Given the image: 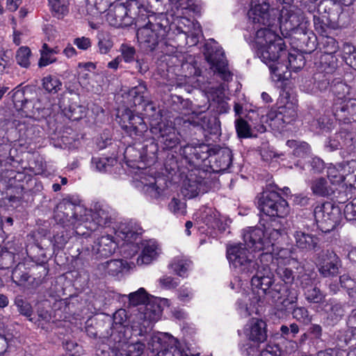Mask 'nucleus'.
Returning a JSON list of instances; mask_svg holds the SVG:
<instances>
[{"label":"nucleus","mask_w":356,"mask_h":356,"mask_svg":"<svg viewBox=\"0 0 356 356\" xmlns=\"http://www.w3.org/2000/svg\"><path fill=\"white\" fill-rule=\"evenodd\" d=\"M254 43L257 54L266 64L275 63L287 57L283 39L268 28H261L256 31Z\"/></svg>","instance_id":"obj_1"},{"label":"nucleus","mask_w":356,"mask_h":356,"mask_svg":"<svg viewBox=\"0 0 356 356\" xmlns=\"http://www.w3.org/2000/svg\"><path fill=\"white\" fill-rule=\"evenodd\" d=\"M285 234L282 221L273 220L271 225L264 229L260 227H248L243 231V238L245 244L254 250L275 248V242Z\"/></svg>","instance_id":"obj_2"},{"label":"nucleus","mask_w":356,"mask_h":356,"mask_svg":"<svg viewBox=\"0 0 356 356\" xmlns=\"http://www.w3.org/2000/svg\"><path fill=\"white\" fill-rule=\"evenodd\" d=\"M277 1L285 5L280 12V17H277L281 31L306 34L309 21L300 9L293 6V0H277Z\"/></svg>","instance_id":"obj_3"},{"label":"nucleus","mask_w":356,"mask_h":356,"mask_svg":"<svg viewBox=\"0 0 356 356\" xmlns=\"http://www.w3.org/2000/svg\"><path fill=\"white\" fill-rule=\"evenodd\" d=\"M250 252L245 243L231 245L227 250V257L236 273L248 277L254 273L258 266V259L254 260Z\"/></svg>","instance_id":"obj_4"},{"label":"nucleus","mask_w":356,"mask_h":356,"mask_svg":"<svg viewBox=\"0 0 356 356\" xmlns=\"http://www.w3.org/2000/svg\"><path fill=\"white\" fill-rule=\"evenodd\" d=\"M258 208L265 215L284 218L289 213L287 202L275 191H264L258 197Z\"/></svg>","instance_id":"obj_5"},{"label":"nucleus","mask_w":356,"mask_h":356,"mask_svg":"<svg viewBox=\"0 0 356 356\" xmlns=\"http://www.w3.org/2000/svg\"><path fill=\"white\" fill-rule=\"evenodd\" d=\"M250 8L248 15L249 20L257 25L255 29L268 28L272 26L277 19L278 11L270 8L267 0H249Z\"/></svg>","instance_id":"obj_6"},{"label":"nucleus","mask_w":356,"mask_h":356,"mask_svg":"<svg viewBox=\"0 0 356 356\" xmlns=\"http://www.w3.org/2000/svg\"><path fill=\"white\" fill-rule=\"evenodd\" d=\"M150 131L164 148L172 149L180 143V134L170 120H161L159 122L153 120L150 124Z\"/></svg>","instance_id":"obj_7"},{"label":"nucleus","mask_w":356,"mask_h":356,"mask_svg":"<svg viewBox=\"0 0 356 356\" xmlns=\"http://www.w3.org/2000/svg\"><path fill=\"white\" fill-rule=\"evenodd\" d=\"M86 212L87 210L80 205L64 200L56 206L54 210V218L63 225L76 226V224L79 225L81 222L88 220L82 216V213L86 215Z\"/></svg>","instance_id":"obj_8"},{"label":"nucleus","mask_w":356,"mask_h":356,"mask_svg":"<svg viewBox=\"0 0 356 356\" xmlns=\"http://www.w3.org/2000/svg\"><path fill=\"white\" fill-rule=\"evenodd\" d=\"M165 32L159 23H153L148 18V22L138 29L136 36L140 47L146 51H152L163 39Z\"/></svg>","instance_id":"obj_9"},{"label":"nucleus","mask_w":356,"mask_h":356,"mask_svg":"<svg viewBox=\"0 0 356 356\" xmlns=\"http://www.w3.org/2000/svg\"><path fill=\"white\" fill-rule=\"evenodd\" d=\"M314 215L318 228L327 233L337 226L339 218V209L330 202H325L316 206Z\"/></svg>","instance_id":"obj_10"},{"label":"nucleus","mask_w":356,"mask_h":356,"mask_svg":"<svg viewBox=\"0 0 356 356\" xmlns=\"http://www.w3.org/2000/svg\"><path fill=\"white\" fill-rule=\"evenodd\" d=\"M117 121L129 136H143L147 131V126L143 118L134 115L129 108L118 111Z\"/></svg>","instance_id":"obj_11"},{"label":"nucleus","mask_w":356,"mask_h":356,"mask_svg":"<svg viewBox=\"0 0 356 356\" xmlns=\"http://www.w3.org/2000/svg\"><path fill=\"white\" fill-rule=\"evenodd\" d=\"M152 352L156 351L154 356H198L191 354L189 349H182L179 343L174 338L168 341L160 337L152 338Z\"/></svg>","instance_id":"obj_12"},{"label":"nucleus","mask_w":356,"mask_h":356,"mask_svg":"<svg viewBox=\"0 0 356 356\" xmlns=\"http://www.w3.org/2000/svg\"><path fill=\"white\" fill-rule=\"evenodd\" d=\"M244 334L251 341L264 343L267 339L266 324L261 319L253 318L244 327Z\"/></svg>","instance_id":"obj_13"},{"label":"nucleus","mask_w":356,"mask_h":356,"mask_svg":"<svg viewBox=\"0 0 356 356\" xmlns=\"http://www.w3.org/2000/svg\"><path fill=\"white\" fill-rule=\"evenodd\" d=\"M318 271L325 277L337 276L341 267V260L334 252H327L318 263Z\"/></svg>","instance_id":"obj_14"},{"label":"nucleus","mask_w":356,"mask_h":356,"mask_svg":"<svg viewBox=\"0 0 356 356\" xmlns=\"http://www.w3.org/2000/svg\"><path fill=\"white\" fill-rule=\"evenodd\" d=\"M106 19L111 25L115 27L128 26L134 22V19L128 15L127 7L122 4L117 5L113 10H110Z\"/></svg>","instance_id":"obj_15"},{"label":"nucleus","mask_w":356,"mask_h":356,"mask_svg":"<svg viewBox=\"0 0 356 356\" xmlns=\"http://www.w3.org/2000/svg\"><path fill=\"white\" fill-rule=\"evenodd\" d=\"M209 148L204 143H192L181 147L180 154L189 161L204 160L209 156Z\"/></svg>","instance_id":"obj_16"},{"label":"nucleus","mask_w":356,"mask_h":356,"mask_svg":"<svg viewBox=\"0 0 356 356\" xmlns=\"http://www.w3.org/2000/svg\"><path fill=\"white\" fill-rule=\"evenodd\" d=\"M254 273L251 279L252 285L261 289L265 294L269 293L272 290L270 288L273 283V276L270 268L265 267L264 270H261L258 264Z\"/></svg>","instance_id":"obj_17"},{"label":"nucleus","mask_w":356,"mask_h":356,"mask_svg":"<svg viewBox=\"0 0 356 356\" xmlns=\"http://www.w3.org/2000/svg\"><path fill=\"white\" fill-rule=\"evenodd\" d=\"M293 236L296 245L299 249L307 251H316L319 249V238L314 234L297 230L294 232Z\"/></svg>","instance_id":"obj_18"},{"label":"nucleus","mask_w":356,"mask_h":356,"mask_svg":"<svg viewBox=\"0 0 356 356\" xmlns=\"http://www.w3.org/2000/svg\"><path fill=\"white\" fill-rule=\"evenodd\" d=\"M207 60L214 72H218L224 81H229L232 79V74L228 70L227 61L223 53L210 54L207 57Z\"/></svg>","instance_id":"obj_19"},{"label":"nucleus","mask_w":356,"mask_h":356,"mask_svg":"<svg viewBox=\"0 0 356 356\" xmlns=\"http://www.w3.org/2000/svg\"><path fill=\"white\" fill-rule=\"evenodd\" d=\"M326 319L329 325L337 324L344 316L343 305L335 299L328 300L323 305Z\"/></svg>","instance_id":"obj_20"},{"label":"nucleus","mask_w":356,"mask_h":356,"mask_svg":"<svg viewBox=\"0 0 356 356\" xmlns=\"http://www.w3.org/2000/svg\"><path fill=\"white\" fill-rule=\"evenodd\" d=\"M117 244L113 239V236L106 234L98 238L92 247V251L101 257H108L115 252Z\"/></svg>","instance_id":"obj_21"},{"label":"nucleus","mask_w":356,"mask_h":356,"mask_svg":"<svg viewBox=\"0 0 356 356\" xmlns=\"http://www.w3.org/2000/svg\"><path fill=\"white\" fill-rule=\"evenodd\" d=\"M145 348V343L140 341L132 343L118 341L114 349L115 356H140Z\"/></svg>","instance_id":"obj_22"},{"label":"nucleus","mask_w":356,"mask_h":356,"mask_svg":"<svg viewBox=\"0 0 356 356\" xmlns=\"http://www.w3.org/2000/svg\"><path fill=\"white\" fill-rule=\"evenodd\" d=\"M335 115L343 117L348 120H356V99H348L335 103L334 105Z\"/></svg>","instance_id":"obj_23"},{"label":"nucleus","mask_w":356,"mask_h":356,"mask_svg":"<svg viewBox=\"0 0 356 356\" xmlns=\"http://www.w3.org/2000/svg\"><path fill=\"white\" fill-rule=\"evenodd\" d=\"M92 213V220L99 226H105L111 221L112 210L105 204H97L92 211H87Z\"/></svg>","instance_id":"obj_24"},{"label":"nucleus","mask_w":356,"mask_h":356,"mask_svg":"<svg viewBox=\"0 0 356 356\" xmlns=\"http://www.w3.org/2000/svg\"><path fill=\"white\" fill-rule=\"evenodd\" d=\"M143 229L136 224L122 225L120 226L118 236L124 241L132 243L142 234Z\"/></svg>","instance_id":"obj_25"},{"label":"nucleus","mask_w":356,"mask_h":356,"mask_svg":"<svg viewBox=\"0 0 356 356\" xmlns=\"http://www.w3.org/2000/svg\"><path fill=\"white\" fill-rule=\"evenodd\" d=\"M161 315L160 307L158 305L147 302L140 308L138 318L145 321L151 327L152 323L159 320Z\"/></svg>","instance_id":"obj_26"},{"label":"nucleus","mask_w":356,"mask_h":356,"mask_svg":"<svg viewBox=\"0 0 356 356\" xmlns=\"http://www.w3.org/2000/svg\"><path fill=\"white\" fill-rule=\"evenodd\" d=\"M158 250L156 242L153 241H146L143 244V250L140 256L137 259V264H149L158 255Z\"/></svg>","instance_id":"obj_27"},{"label":"nucleus","mask_w":356,"mask_h":356,"mask_svg":"<svg viewBox=\"0 0 356 356\" xmlns=\"http://www.w3.org/2000/svg\"><path fill=\"white\" fill-rule=\"evenodd\" d=\"M269 294L273 300L276 298H281L286 300L291 301V302H297L298 301V292L297 291L289 289L284 286H275Z\"/></svg>","instance_id":"obj_28"},{"label":"nucleus","mask_w":356,"mask_h":356,"mask_svg":"<svg viewBox=\"0 0 356 356\" xmlns=\"http://www.w3.org/2000/svg\"><path fill=\"white\" fill-rule=\"evenodd\" d=\"M312 193L319 197H327L333 194L334 190L327 181L323 177L314 179L311 183Z\"/></svg>","instance_id":"obj_29"},{"label":"nucleus","mask_w":356,"mask_h":356,"mask_svg":"<svg viewBox=\"0 0 356 356\" xmlns=\"http://www.w3.org/2000/svg\"><path fill=\"white\" fill-rule=\"evenodd\" d=\"M270 70L271 78L274 81H280L288 79V64L278 60L275 63L266 64Z\"/></svg>","instance_id":"obj_30"},{"label":"nucleus","mask_w":356,"mask_h":356,"mask_svg":"<svg viewBox=\"0 0 356 356\" xmlns=\"http://www.w3.org/2000/svg\"><path fill=\"white\" fill-rule=\"evenodd\" d=\"M327 177L333 184L343 182L348 176L345 164L339 163L337 165H330L327 168Z\"/></svg>","instance_id":"obj_31"},{"label":"nucleus","mask_w":356,"mask_h":356,"mask_svg":"<svg viewBox=\"0 0 356 356\" xmlns=\"http://www.w3.org/2000/svg\"><path fill=\"white\" fill-rule=\"evenodd\" d=\"M140 183L143 185V191L152 198H158L162 193V189L156 185V178L149 176L147 178H142Z\"/></svg>","instance_id":"obj_32"},{"label":"nucleus","mask_w":356,"mask_h":356,"mask_svg":"<svg viewBox=\"0 0 356 356\" xmlns=\"http://www.w3.org/2000/svg\"><path fill=\"white\" fill-rule=\"evenodd\" d=\"M54 17L62 19L69 13V0H48Z\"/></svg>","instance_id":"obj_33"},{"label":"nucleus","mask_w":356,"mask_h":356,"mask_svg":"<svg viewBox=\"0 0 356 356\" xmlns=\"http://www.w3.org/2000/svg\"><path fill=\"white\" fill-rule=\"evenodd\" d=\"M60 52L58 47L50 48L47 44L44 43L40 50L41 57L39 60L40 67H45L56 60V54Z\"/></svg>","instance_id":"obj_34"},{"label":"nucleus","mask_w":356,"mask_h":356,"mask_svg":"<svg viewBox=\"0 0 356 356\" xmlns=\"http://www.w3.org/2000/svg\"><path fill=\"white\" fill-rule=\"evenodd\" d=\"M216 167L219 170H227L232 163V152L229 148L220 149L216 154L215 158Z\"/></svg>","instance_id":"obj_35"},{"label":"nucleus","mask_w":356,"mask_h":356,"mask_svg":"<svg viewBox=\"0 0 356 356\" xmlns=\"http://www.w3.org/2000/svg\"><path fill=\"white\" fill-rule=\"evenodd\" d=\"M293 268H295L292 265L278 264L275 269V273L285 284H291L293 283L296 275Z\"/></svg>","instance_id":"obj_36"},{"label":"nucleus","mask_w":356,"mask_h":356,"mask_svg":"<svg viewBox=\"0 0 356 356\" xmlns=\"http://www.w3.org/2000/svg\"><path fill=\"white\" fill-rule=\"evenodd\" d=\"M329 68L330 70L327 72H318L316 74H314L313 79L314 81L316 92L325 90L329 87L331 80L330 74L331 72L334 69V67H330Z\"/></svg>","instance_id":"obj_37"},{"label":"nucleus","mask_w":356,"mask_h":356,"mask_svg":"<svg viewBox=\"0 0 356 356\" xmlns=\"http://www.w3.org/2000/svg\"><path fill=\"white\" fill-rule=\"evenodd\" d=\"M286 145L293 149V154L297 157H305L310 152V147L308 143L304 141L296 140H289Z\"/></svg>","instance_id":"obj_38"},{"label":"nucleus","mask_w":356,"mask_h":356,"mask_svg":"<svg viewBox=\"0 0 356 356\" xmlns=\"http://www.w3.org/2000/svg\"><path fill=\"white\" fill-rule=\"evenodd\" d=\"M266 118L270 126L275 129L280 130L285 126L284 120H283V115L280 108L277 110H270L267 113Z\"/></svg>","instance_id":"obj_39"},{"label":"nucleus","mask_w":356,"mask_h":356,"mask_svg":"<svg viewBox=\"0 0 356 356\" xmlns=\"http://www.w3.org/2000/svg\"><path fill=\"white\" fill-rule=\"evenodd\" d=\"M191 261L182 258H176L170 264V267L179 276L185 277L187 276V271L190 269Z\"/></svg>","instance_id":"obj_40"},{"label":"nucleus","mask_w":356,"mask_h":356,"mask_svg":"<svg viewBox=\"0 0 356 356\" xmlns=\"http://www.w3.org/2000/svg\"><path fill=\"white\" fill-rule=\"evenodd\" d=\"M147 88L145 83H140L138 86L132 88L129 91V96L133 99V103L135 106L141 105L145 102L147 98Z\"/></svg>","instance_id":"obj_41"},{"label":"nucleus","mask_w":356,"mask_h":356,"mask_svg":"<svg viewBox=\"0 0 356 356\" xmlns=\"http://www.w3.org/2000/svg\"><path fill=\"white\" fill-rule=\"evenodd\" d=\"M337 138H340L342 148H346L348 153L355 151L356 140L353 133L342 130L337 134Z\"/></svg>","instance_id":"obj_42"},{"label":"nucleus","mask_w":356,"mask_h":356,"mask_svg":"<svg viewBox=\"0 0 356 356\" xmlns=\"http://www.w3.org/2000/svg\"><path fill=\"white\" fill-rule=\"evenodd\" d=\"M305 300L309 303H321L325 298V295L316 286H310L304 290Z\"/></svg>","instance_id":"obj_43"},{"label":"nucleus","mask_w":356,"mask_h":356,"mask_svg":"<svg viewBox=\"0 0 356 356\" xmlns=\"http://www.w3.org/2000/svg\"><path fill=\"white\" fill-rule=\"evenodd\" d=\"M252 252H259L262 251V252L259 254L258 259L261 265H259V268L261 270H264L265 267L269 268L268 265L270 263L274 262L275 260V248H272L270 250H268V248H262L261 250H254L252 248H250Z\"/></svg>","instance_id":"obj_44"},{"label":"nucleus","mask_w":356,"mask_h":356,"mask_svg":"<svg viewBox=\"0 0 356 356\" xmlns=\"http://www.w3.org/2000/svg\"><path fill=\"white\" fill-rule=\"evenodd\" d=\"M202 218L209 227L213 229L219 227L220 220L219 218V213L217 211L211 208H207L204 209Z\"/></svg>","instance_id":"obj_45"},{"label":"nucleus","mask_w":356,"mask_h":356,"mask_svg":"<svg viewBox=\"0 0 356 356\" xmlns=\"http://www.w3.org/2000/svg\"><path fill=\"white\" fill-rule=\"evenodd\" d=\"M291 252L289 249H280L277 253L275 254V261L278 264H288L292 265L294 268L298 270V263L296 260L291 258Z\"/></svg>","instance_id":"obj_46"},{"label":"nucleus","mask_w":356,"mask_h":356,"mask_svg":"<svg viewBox=\"0 0 356 356\" xmlns=\"http://www.w3.org/2000/svg\"><path fill=\"white\" fill-rule=\"evenodd\" d=\"M291 312L294 319L305 325L309 324L312 321V316L305 307L296 306Z\"/></svg>","instance_id":"obj_47"},{"label":"nucleus","mask_w":356,"mask_h":356,"mask_svg":"<svg viewBox=\"0 0 356 356\" xmlns=\"http://www.w3.org/2000/svg\"><path fill=\"white\" fill-rule=\"evenodd\" d=\"M129 300L131 305L134 306L145 305L148 302V294L144 288H140L138 291L131 293L129 295Z\"/></svg>","instance_id":"obj_48"},{"label":"nucleus","mask_w":356,"mask_h":356,"mask_svg":"<svg viewBox=\"0 0 356 356\" xmlns=\"http://www.w3.org/2000/svg\"><path fill=\"white\" fill-rule=\"evenodd\" d=\"M188 120L194 127L200 126L204 129L209 128L210 118L203 112H193Z\"/></svg>","instance_id":"obj_49"},{"label":"nucleus","mask_w":356,"mask_h":356,"mask_svg":"<svg viewBox=\"0 0 356 356\" xmlns=\"http://www.w3.org/2000/svg\"><path fill=\"white\" fill-rule=\"evenodd\" d=\"M12 280L17 285L24 284L31 277L26 271L24 264H18L12 273Z\"/></svg>","instance_id":"obj_50"},{"label":"nucleus","mask_w":356,"mask_h":356,"mask_svg":"<svg viewBox=\"0 0 356 356\" xmlns=\"http://www.w3.org/2000/svg\"><path fill=\"white\" fill-rule=\"evenodd\" d=\"M42 81L43 88L50 93H56L62 86L61 81L58 78L51 75L44 77Z\"/></svg>","instance_id":"obj_51"},{"label":"nucleus","mask_w":356,"mask_h":356,"mask_svg":"<svg viewBox=\"0 0 356 356\" xmlns=\"http://www.w3.org/2000/svg\"><path fill=\"white\" fill-rule=\"evenodd\" d=\"M18 132L19 138L25 142H31L35 138V128L32 125H27L24 123L18 124Z\"/></svg>","instance_id":"obj_52"},{"label":"nucleus","mask_w":356,"mask_h":356,"mask_svg":"<svg viewBox=\"0 0 356 356\" xmlns=\"http://www.w3.org/2000/svg\"><path fill=\"white\" fill-rule=\"evenodd\" d=\"M136 319V321H133L131 325L134 335L143 336L152 329V327L145 321L138 319V316Z\"/></svg>","instance_id":"obj_53"},{"label":"nucleus","mask_w":356,"mask_h":356,"mask_svg":"<svg viewBox=\"0 0 356 356\" xmlns=\"http://www.w3.org/2000/svg\"><path fill=\"white\" fill-rule=\"evenodd\" d=\"M31 50L29 47H20L16 54L17 63L24 67H27L30 65Z\"/></svg>","instance_id":"obj_54"},{"label":"nucleus","mask_w":356,"mask_h":356,"mask_svg":"<svg viewBox=\"0 0 356 356\" xmlns=\"http://www.w3.org/2000/svg\"><path fill=\"white\" fill-rule=\"evenodd\" d=\"M199 191L200 188L196 181L188 179L184 182L181 192L186 197L191 199L197 196Z\"/></svg>","instance_id":"obj_55"},{"label":"nucleus","mask_w":356,"mask_h":356,"mask_svg":"<svg viewBox=\"0 0 356 356\" xmlns=\"http://www.w3.org/2000/svg\"><path fill=\"white\" fill-rule=\"evenodd\" d=\"M144 104V111L145 114L148 116L151 122L154 120V122H159L158 120H163L161 118V111L157 110L156 107L152 102H145Z\"/></svg>","instance_id":"obj_56"},{"label":"nucleus","mask_w":356,"mask_h":356,"mask_svg":"<svg viewBox=\"0 0 356 356\" xmlns=\"http://www.w3.org/2000/svg\"><path fill=\"white\" fill-rule=\"evenodd\" d=\"M15 255L6 249L0 248V269H8L14 263Z\"/></svg>","instance_id":"obj_57"},{"label":"nucleus","mask_w":356,"mask_h":356,"mask_svg":"<svg viewBox=\"0 0 356 356\" xmlns=\"http://www.w3.org/2000/svg\"><path fill=\"white\" fill-rule=\"evenodd\" d=\"M236 130L239 138L251 137V129L249 124L243 119L238 118L235 122Z\"/></svg>","instance_id":"obj_58"},{"label":"nucleus","mask_w":356,"mask_h":356,"mask_svg":"<svg viewBox=\"0 0 356 356\" xmlns=\"http://www.w3.org/2000/svg\"><path fill=\"white\" fill-rule=\"evenodd\" d=\"M259 344L248 339L245 343H240L239 348L242 355L245 356H254L259 351Z\"/></svg>","instance_id":"obj_59"},{"label":"nucleus","mask_w":356,"mask_h":356,"mask_svg":"<svg viewBox=\"0 0 356 356\" xmlns=\"http://www.w3.org/2000/svg\"><path fill=\"white\" fill-rule=\"evenodd\" d=\"M117 161L113 158H93L92 163L99 172L107 171Z\"/></svg>","instance_id":"obj_60"},{"label":"nucleus","mask_w":356,"mask_h":356,"mask_svg":"<svg viewBox=\"0 0 356 356\" xmlns=\"http://www.w3.org/2000/svg\"><path fill=\"white\" fill-rule=\"evenodd\" d=\"M280 108L283 115L285 124H290L296 119L297 112L292 105L282 106L280 107Z\"/></svg>","instance_id":"obj_61"},{"label":"nucleus","mask_w":356,"mask_h":356,"mask_svg":"<svg viewBox=\"0 0 356 356\" xmlns=\"http://www.w3.org/2000/svg\"><path fill=\"white\" fill-rule=\"evenodd\" d=\"M15 305L17 306L19 312L26 316H31L33 314V310L31 305L26 301L24 300L20 297H17L15 300Z\"/></svg>","instance_id":"obj_62"},{"label":"nucleus","mask_w":356,"mask_h":356,"mask_svg":"<svg viewBox=\"0 0 356 356\" xmlns=\"http://www.w3.org/2000/svg\"><path fill=\"white\" fill-rule=\"evenodd\" d=\"M299 330V326L296 323H291L289 325H282L280 327L281 335L285 338L295 337Z\"/></svg>","instance_id":"obj_63"},{"label":"nucleus","mask_w":356,"mask_h":356,"mask_svg":"<svg viewBox=\"0 0 356 356\" xmlns=\"http://www.w3.org/2000/svg\"><path fill=\"white\" fill-rule=\"evenodd\" d=\"M194 296L193 289L186 285L181 286L177 291L178 299L183 302H190Z\"/></svg>","instance_id":"obj_64"}]
</instances>
